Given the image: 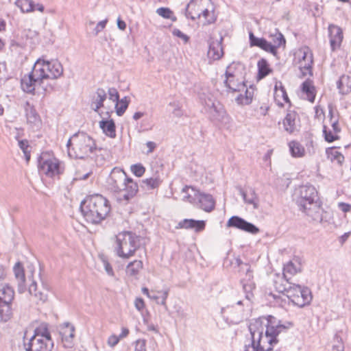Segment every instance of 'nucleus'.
<instances>
[{"instance_id": "obj_1", "label": "nucleus", "mask_w": 351, "mask_h": 351, "mask_svg": "<svg viewBox=\"0 0 351 351\" xmlns=\"http://www.w3.org/2000/svg\"><path fill=\"white\" fill-rule=\"evenodd\" d=\"M287 328L273 316L255 319L249 325L251 344L246 345L244 351H285L281 349L274 350V347L278 342V335Z\"/></svg>"}, {"instance_id": "obj_2", "label": "nucleus", "mask_w": 351, "mask_h": 351, "mask_svg": "<svg viewBox=\"0 0 351 351\" xmlns=\"http://www.w3.org/2000/svg\"><path fill=\"white\" fill-rule=\"evenodd\" d=\"M295 195V200L300 210L313 221L322 222V209L316 189L312 185H303L297 190Z\"/></svg>"}, {"instance_id": "obj_3", "label": "nucleus", "mask_w": 351, "mask_h": 351, "mask_svg": "<svg viewBox=\"0 0 351 351\" xmlns=\"http://www.w3.org/2000/svg\"><path fill=\"white\" fill-rule=\"evenodd\" d=\"M82 214L86 221L93 224L99 223L110 211L108 200L101 195L87 197L80 205Z\"/></svg>"}, {"instance_id": "obj_4", "label": "nucleus", "mask_w": 351, "mask_h": 351, "mask_svg": "<svg viewBox=\"0 0 351 351\" xmlns=\"http://www.w3.org/2000/svg\"><path fill=\"white\" fill-rule=\"evenodd\" d=\"M115 238L114 251L120 258L124 259L130 258L140 247V237L132 232H119Z\"/></svg>"}, {"instance_id": "obj_5", "label": "nucleus", "mask_w": 351, "mask_h": 351, "mask_svg": "<svg viewBox=\"0 0 351 351\" xmlns=\"http://www.w3.org/2000/svg\"><path fill=\"white\" fill-rule=\"evenodd\" d=\"M23 346L25 351H51L53 342L47 328H36L29 339L24 337Z\"/></svg>"}, {"instance_id": "obj_6", "label": "nucleus", "mask_w": 351, "mask_h": 351, "mask_svg": "<svg viewBox=\"0 0 351 351\" xmlns=\"http://www.w3.org/2000/svg\"><path fill=\"white\" fill-rule=\"evenodd\" d=\"M95 149L96 144L91 136L84 132L75 133L73 158L85 159Z\"/></svg>"}, {"instance_id": "obj_7", "label": "nucleus", "mask_w": 351, "mask_h": 351, "mask_svg": "<svg viewBox=\"0 0 351 351\" xmlns=\"http://www.w3.org/2000/svg\"><path fill=\"white\" fill-rule=\"evenodd\" d=\"M287 284L289 286L286 296L293 305L302 308L311 303L313 296L309 288L293 282Z\"/></svg>"}, {"instance_id": "obj_8", "label": "nucleus", "mask_w": 351, "mask_h": 351, "mask_svg": "<svg viewBox=\"0 0 351 351\" xmlns=\"http://www.w3.org/2000/svg\"><path fill=\"white\" fill-rule=\"evenodd\" d=\"M182 193H186L183 196L184 200L193 203L195 200L197 199L198 206L206 212H210L215 208V202L210 194L200 193L195 191L193 187L188 186L182 189Z\"/></svg>"}, {"instance_id": "obj_9", "label": "nucleus", "mask_w": 351, "mask_h": 351, "mask_svg": "<svg viewBox=\"0 0 351 351\" xmlns=\"http://www.w3.org/2000/svg\"><path fill=\"white\" fill-rule=\"evenodd\" d=\"M236 262L239 267V276H241V283L243 286V290L245 294V305L249 306L250 301L254 298L253 291L255 289L252 271L250 266L244 263L241 259L237 258Z\"/></svg>"}, {"instance_id": "obj_10", "label": "nucleus", "mask_w": 351, "mask_h": 351, "mask_svg": "<svg viewBox=\"0 0 351 351\" xmlns=\"http://www.w3.org/2000/svg\"><path fill=\"white\" fill-rule=\"evenodd\" d=\"M38 64L32 68L28 75H25L21 79V84L23 90L27 93H34L36 87L42 86L44 82V72L38 68Z\"/></svg>"}, {"instance_id": "obj_11", "label": "nucleus", "mask_w": 351, "mask_h": 351, "mask_svg": "<svg viewBox=\"0 0 351 351\" xmlns=\"http://www.w3.org/2000/svg\"><path fill=\"white\" fill-rule=\"evenodd\" d=\"M38 64L39 65L38 69H40L44 72V80L47 79H57L63 73L62 65L58 60L48 61L39 58L34 65L37 66Z\"/></svg>"}, {"instance_id": "obj_12", "label": "nucleus", "mask_w": 351, "mask_h": 351, "mask_svg": "<svg viewBox=\"0 0 351 351\" xmlns=\"http://www.w3.org/2000/svg\"><path fill=\"white\" fill-rule=\"evenodd\" d=\"M128 178L123 170L114 167L108 179V184L110 190L114 193L121 192Z\"/></svg>"}, {"instance_id": "obj_13", "label": "nucleus", "mask_w": 351, "mask_h": 351, "mask_svg": "<svg viewBox=\"0 0 351 351\" xmlns=\"http://www.w3.org/2000/svg\"><path fill=\"white\" fill-rule=\"evenodd\" d=\"M242 305H245L243 300L237 302V306H226L221 308V313L226 321L233 324H239L243 319V309Z\"/></svg>"}, {"instance_id": "obj_14", "label": "nucleus", "mask_w": 351, "mask_h": 351, "mask_svg": "<svg viewBox=\"0 0 351 351\" xmlns=\"http://www.w3.org/2000/svg\"><path fill=\"white\" fill-rule=\"evenodd\" d=\"M38 163L40 172L48 177L52 178L60 173V162L56 158L45 159L40 157Z\"/></svg>"}, {"instance_id": "obj_15", "label": "nucleus", "mask_w": 351, "mask_h": 351, "mask_svg": "<svg viewBox=\"0 0 351 351\" xmlns=\"http://www.w3.org/2000/svg\"><path fill=\"white\" fill-rule=\"evenodd\" d=\"M227 226L235 228L251 234H256L259 232V229L255 225L238 216L231 217L227 222Z\"/></svg>"}, {"instance_id": "obj_16", "label": "nucleus", "mask_w": 351, "mask_h": 351, "mask_svg": "<svg viewBox=\"0 0 351 351\" xmlns=\"http://www.w3.org/2000/svg\"><path fill=\"white\" fill-rule=\"evenodd\" d=\"M29 281L31 282L28 287L29 294L34 298L37 303H44L47 300L48 289L43 285L38 287L32 276H29Z\"/></svg>"}, {"instance_id": "obj_17", "label": "nucleus", "mask_w": 351, "mask_h": 351, "mask_svg": "<svg viewBox=\"0 0 351 351\" xmlns=\"http://www.w3.org/2000/svg\"><path fill=\"white\" fill-rule=\"evenodd\" d=\"M206 104L213 120L226 123L228 116L223 107L219 102L215 103L209 100Z\"/></svg>"}, {"instance_id": "obj_18", "label": "nucleus", "mask_w": 351, "mask_h": 351, "mask_svg": "<svg viewBox=\"0 0 351 351\" xmlns=\"http://www.w3.org/2000/svg\"><path fill=\"white\" fill-rule=\"evenodd\" d=\"M299 123L298 114L294 110H288L282 121L284 130L289 134L298 130Z\"/></svg>"}, {"instance_id": "obj_19", "label": "nucleus", "mask_w": 351, "mask_h": 351, "mask_svg": "<svg viewBox=\"0 0 351 351\" xmlns=\"http://www.w3.org/2000/svg\"><path fill=\"white\" fill-rule=\"evenodd\" d=\"M232 68L231 65H229L226 68L225 73L226 79L224 80V84L232 92H240L245 88V84L243 82H238L235 80L234 74L230 71Z\"/></svg>"}, {"instance_id": "obj_20", "label": "nucleus", "mask_w": 351, "mask_h": 351, "mask_svg": "<svg viewBox=\"0 0 351 351\" xmlns=\"http://www.w3.org/2000/svg\"><path fill=\"white\" fill-rule=\"evenodd\" d=\"M138 191L137 183L132 178H128L122 191L119 193H121L119 198L120 200L123 199L128 202L136 195Z\"/></svg>"}, {"instance_id": "obj_21", "label": "nucleus", "mask_w": 351, "mask_h": 351, "mask_svg": "<svg viewBox=\"0 0 351 351\" xmlns=\"http://www.w3.org/2000/svg\"><path fill=\"white\" fill-rule=\"evenodd\" d=\"M330 44L332 51L338 49L343 40V36L342 29L337 25H330L328 26Z\"/></svg>"}, {"instance_id": "obj_22", "label": "nucleus", "mask_w": 351, "mask_h": 351, "mask_svg": "<svg viewBox=\"0 0 351 351\" xmlns=\"http://www.w3.org/2000/svg\"><path fill=\"white\" fill-rule=\"evenodd\" d=\"M249 38L251 46L258 47L274 56L277 54V50L273 47L271 43L268 42L264 38H258L255 36L252 32H250Z\"/></svg>"}, {"instance_id": "obj_23", "label": "nucleus", "mask_w": 351, "mask_h": 351, "mask_svg": "<svg viewBox=\"0 0 351 351\" xmlns=\"http://www.w3.org/2000/svg\"><path fill=\"white\" fill-rule=\"evenodd\" d=\"M223 38L219 40H213L210 42L208 56L215 60H219L223 55L222 47Z\"/></svg>"}, {"instance_id": "obj_24", "label": "nucleus", "mask_w": 351, "mask_h": 351, "mask_svg": "<svg viewBox=\"0 0 351 351\" xmlns=\"http://www.w3.org/2000/svg\"><path fill=\"white\" fill-rule=\"evenodd\" d=\"M206 226V223L203 220H195L185 219L180 221L176 228L193 229L195 232L202 231Z\"/></svg>"}, {"instance_id": "obj_25", "label": "nucleus", "mask_w": 351, "mask_h": 351, "mask_svg": "<svg viewBox=\"0 0 351 351\" xmlns=\"http://www.w3.org/2000/svg\"><path fill=\"white\" fill-rule=\"evenodd\" d=\"M13 270L17 281L18 291L21 293H24L26 290V279L22 265L20 263H16Z\"/></svg>"}, {"instance_id": "obj_26", "label": "nucleus", "mask_w": 351, "mask_h": 351, "mask_svg": "<svg viewBox=\"0 0 351 351\" xmlns=\"http://www.w3.org/2000/svg\"><path fill=\"white\" fill-rule=\"evenodd\" d=\"M107 95L104 89L97 88L95 95L93 97L91 108L95 112H98L99 110L104 106V102L106 99Z\"/></svg>"}, {"instance_id": "obj_27", "label": "nucleus", "mask_w": 351, "mask_h": 351, "mask_svg": "<svg viewBox=\"0 0 351 351\" xmlns=\"http://www.w3.org/2000/svg\"><path fill=\"white\" fill-rule=\"evenodd\" d=\"M103 132L108 137L114 138L116 137V125L113 119H103L99 123Z\"/></svg>"}, {"instance_id": "obj_28", "label": "nucleus", "mask_w": 351, "mask_h": 351, "mask_svg": "<svg viewBox=\"0 0 351 351\" xmlns=\"http://www.w3.org/2000/svg\"><path fill=\"white\" fill-rule=\"evenodd\" d=\"M301 271L300 264L295 265L293 262H288L283 267V278L287 283L293 282L291 276Z\"/></svg>"}, {"instance_id": "obj_29", "label": "nucleus", "mask_w": 351, "mask_h": 351, "mask_svg": "<svg viewBox=\"0 0 351 351\" xmlns=\"http://www.w3.org/2000/svg\"><path fill=\"white\" fill-rule=\"evenodd\" d=\"M14 291L8 284H0V303H12Z\"/></svg>"}, {"instance_id": "obj_30", "label": "nucleus", "mask_w": 351, "mask_h": 351, "mask_svg": "<svg viewBox=\"0 0 351 351\" xmlns=\"http://www.w3.org/2000/svg\"><path fill=\"white\" fill-rule=\"evenodd\" d=\"M162 180L158 173H156L149 178H146L141 181V186L145 190H153L158 189L161 184Z\"/></svg>"}, {"instance_id": "obj_31", "label": "nucleus", "mask_w": 351, "mask_h": 351, "mask_svg": "<svg viewBox=\"0 0 351 351\" xmlns=\"http://www.w3.org/2000/svg\"><path fill=\"white\" fill-rule=\"evenodd\" d=\"M337 86L341 95H347L351 92V77L341 75L337 82Z\"/></svg>"}, {"instance_id": "obj_32", "label": "nucleus", "mask_w": 351, "mask_h": 351, "mask_svg": "<svg viewBox=\"0 0 351 351\" xmlns=\"http://www.w3.org/2000/svg\"><path fill=\"white\" fill-rule=\"evenodd\" d=\"M25 110L28 123L36 124L40 122L39 114L37 113L34 107L31 105L29 101H26L25 103Z\"/></svg>"}, {"instance_id": "obj_33", "label": "nucleus", "mask_w": 351, "mask_h": 351, "mask_svg": "<svg viewBox=\"0 0 351 351\" xmlns=\"http://www.w3.org/2000/svg\"><path fill=\"white\" fill-rule=\"evenodd\" d=\"M313 62V54L309 49L306 48L303 51L302 60L300 61L301 67L306 71H311Z\"/></svg>"}, {"instance_id": "obj_34", "label": "nucleus", "mask_w": 351, "mask_h": 351, "mask_svg": "<svg viewBox=\"0 0 351 351\" xmlns=\"http://www.w3.org/2000/svg\"><path fill=\"white\" fill-rule=\"evenodd\" d=\"M143 262L140 260H135L128 263L126 267V273L130 276H136L143 269Z\"/></svg>"}, {"instance_id": "obj_35", "label": "nucleus", "mask_w": 351, "mask_h": 351, "mask_svg": "<svg viewBox=\"0 0 351 351\" xmlns=\"http://www.w3.org/2000/svg\"><path fill=\"white\" fill-rule=\"evenodd\" d=\"M302 91L306 95L307 99L311 102H314L315 98V90L312 83L306 80L302 84Z\"/></svg>"}, {"instance_id": "obj_36", "label": "nucleus", "mask_w": 351, "mask_h": 351, "mask_svg": "<svg viewBox=\"0 0 351 351\" xmlns=\"http://www.w3.org/2000/svg\"><path fill=\"white\" fill-rule=\"evenodd\" d=\"M15 5L23 13H29L35 10V3L32 0H17Z\"/></svg>"}, {"instance_id": "obj_37", "label": "nucleus", "mask_w": 351, "mask_h": 351, "mask_svg": "<svg viewBox=\"0 0 351 351\" xmlns=\"http://www.w3.org/2000/svg\"><path fill=\"white\" fill-rule=\"evenodd\" d=\"M258 77L259 79H263L269 75L272 70L270 69L267 61L262 58L258 60Z\"/></svg>"}, {"instance_id": "obj_38", "label": "nucleus", "mask_w": 351, "mask_h": 351, "mask_svg": "<svg viewBox=\"0 0 351 351\" xmlns=\"http://www.w3.org/2000/svg\"><path fill=\"white\" fill-rule=\"evenodd\" d=\"M12 303H0V320L8 322L12 317V311L11 308Z\"/></svg>"}, {"instance_id": "obj_39", "label": "nucleus", "mask_w": 351, "mask_h": 351, "mask_svg": "<svg viewBox=\"0 0 351 351\" xmlns=\"http://www.w3.org/2000/svg\"><path fill=\"white\" fill-rule=\"evenodd\" d=\"M290 152L293 157H302L304 156V147L297 141H291L289 144Z\"/></svg>"}, {"instance_id": "obj_40", "label": "nucleus", "mask_w": 351, "mask_h": 351, "mask_svg": "<svg viewBox=\"0 0 351 351\" xmlns=\"http://www.w3.org/2000/svg\"><path fill=\"white\" fill-rule=\"evenodd\" d=\"M241 193L245 203L253 205L254 208H258V201L254 191L250 189L249 193H247L243 191H241Z\"/></svg>"}, {"instance_id": "obj_41", "label": "nucleus", "mask_w": 351, "mask_h": 351, "mask_svg": "<svg viewBox=\"0 0 351 351\" xmlns=\"http://www.w3.org/2000/svg\"><path fill=\"white\" fill-rule=\"evenodd\" d=\"M201 16L204 18L203 25H208L214 23L216 21V16L213 11H210L208 9H204L202 12L197 14V18Z\"/></svg>"}, {"instance_id": "obj_42", "label": "nucleus", "mask_w": 351, "mask_h": 351, "mask_svg": "<svg viewBox=\"0 0 351 351\" xmlns=\"http://www.w3.org/2000/svg\"><path fill=\"white\" fill-rule=\"evenodd\" d=\"M271 37H272L271 44L276 50H277V49L280 46L285 45V38L282 34L280 33L277 29H275V33L271 34Z\"/></svg>"}, {"instance_id": "obj_43", "label": "nucleus", "mask_w": 351, "mask_h": 351, "mask_svg": "<svg viewBox=\"0 0 351 351\" xmlns=\"http://www.w3.org/2000/svg\"><path fill=\"white\" fill-rule=\"evenodd\" d=\"M115 103L116 113L118 116L121 117L127 110L129 106L130 100L127 97H124L121 99H119L118 101H116Z\"/></svg>"}, {"instance_id": "obj_44", "label": "nucleus", "mask_w": 351, "mask_h": 351, "mask_svg": "<svg viewBox=\"0 0 351 351\" xmlns=\"http://www.w3.org/2000/svg\"><path fill=\"white\" fill-rule=\"evenodd\" d=\"M326 154L331 161H337L339 165H341L344 160V156L341 153L334 148L327 149Z\"/></svg>"}, {"instance_id": "obj_45", "label": "nucleus", "mask_w": 351, "mask_h": 351, "mask_svg": "<svg viewBox=\"0 0 351 351\" xmlns=\"http://www.w3.org/2000/svg\"><path fill=\"white\" fill-rule=\"evenodd\" d=\"M253 95H254L253 89L248 90L246 88L245 92V96H243V95L241 94L236 98V100L238 102V104L248 105L252 101Z\"/></svg>"}, {"instance_id": "obj_46", "label": "nucleus", "mask_w": 351, "mask_h": 351, "mask_svg": "<svg viewBox=\"0 0 351 351\" xmlns=\"http://www.w3.org/2000/svg\"><path fill=\"white\" fill-rule=\"evenodd\" d=\"M156 12L164 19H171L172 21L177 20L173 12L169 8H159L156 10Z\"/></svg>"}, {"instance_id": "obj_47", "label": "nucleus", "mask_w": 351, "mask_h": 351, "mask_svg": "<svg viewBox=\"0 0 351 351\" xmlns=\"http://www.w3.org/2000/svg\"><path fill=\"white\" fill-rule=\"evenodd\" d=\"M75 328L73 326L69 323L66 324V327L62 332H61L62 340L69 341L74 337Z\"/></svg>"}, {"instance_id": "obj_48", "label": "nucleus", "mask_w": 351, "mask_h": 351, "mask_svg": "<svg viewBox=\"0 0 351 351\" xmlns=\"http://www.w3.org/2000/svg\"><path fill=\"white\" fill-rule=\"evenodd\" d=\"M283 279L278 276L277 279L274 280V287L278 293H282L287 295V290L289 285L286 282L285 284L282 283Z\"/></svg>"}, {"instance_id": "obj_49", "label": "nucleus", "mask_w": 351, "mask_h": 351, "mask_svg": "<svg viewBox=\"0 0 351 351\" xmlns=\"http://www.w3.org/2000/svg\"><path fill=\"white\" fill-rule=\"evenodd\" d=\"M323 133L324 135L325 141L328 143L334 142L339 138L337 134H333L331 130H328L326 125H324L323 127Z\"/></svg>"}, {"instance_id": "obj_50", "label": "nucleus", "mask_w": 351, "mask_h": 351, "mask_svg": "<svg viewBox=\"0 0 351 351\" xmlns=\"http://www.w3.org/2000/svg\"><path fill=\"white\" fill-rule=\"evenodd\" d=\"M19 146L23 151L27 162L30 160V152L29 151V145L27 140H21L19 141Z\"/></svg>"}, {"instance_id": "obj_51", "label": "nucleus", "mask_w": 351, "mask_h": 351, "mask_svg": "<svg viewBox=\"0 0 351 351\" xmlns=\"http://www.w3.org/2000/svg\"><path fill=\"white\" fill-rule=\"evenodd\" d=\"M130 170L137 177H141L145 172V168L141 163L131 165Z\"/></svg>"}, {"instance_id": "obj_52", "label": "nucleus", "mask_w": 351, "mask_h": 351, "mask_svg": "<svg viewBox=\"0 0 351 351\" xmlns=\"http://www.w3.org/2000/svg\"><path fill=\"white\" fill-rule=\"evenodd\" d=\"M278 84H280V91L282 93V96L283 97V99L285 102L289 103L290 100L289 99L288 95L286 92L285 88L283 86L282 83L280 81H278L276 82L274 90L275 91H278Z\"/></svg>"}, {"instance_id": "obj_53", "label": "nucleus", "mask_w": 351, "mask_h": 351, "mask_svg": "<svg viewBox=\"0 0 351 351\" xmlns=\"http://www.w3.org/2000/svg\"><path fill=\"white\" fill-rule=\"evenodd\" d=\"M146 340L139 339L134 342V351H147Z\"/></svg>"}, {"instance_id": "obj_54", "label": "nucleus", "mask_w": 351, "mask_h": 351, "mask_svg": "<svg viewBox=\"0 0 351 351\" xmlns=\"http://www.w3.org/2000/svg\"><path fill=\"white\" fill-rule=\"evenodd\" d=\"M108 93L109 95V99L112 100L113 102L118 101L119 99V92L115 88H110L108 90Z\"/></svg>"}, {"instance_id": "obj_55", "label": "nucleus", "mask_w": 351, "mask_h": 351, "mask_svg": "<svg viewBox=\"0 0 351 351\" xmlns=\"http://www.w3.org/2000/svg\"><path fill=\"white\" fill-rule=\"evenodd\" d=\"M74 138L75 134L68 140L66 143L68 154L71 158L73 156Z\"/></svg>"}, {"instance_id": "obj_56", "label": "nucleus", "mask_w": 351, "mask_h": 351, "mask_svg": "<svg viewBox=\"0 0 351 351\" xmlns=\"http://www.w3.org/2000/svg\"><path fill=\"white\" fill-rule=\"evenodd\" d=\"M172 34L173 36H177L183 40L185 43H186L189 40V37L187 35L184 34L178 29H174L172 32Z\"/></svg>"}, {"instance_id": "obj_57", "label": "nucleus", "mask_w": 351, "mask_h": 351, "mask_svg": "<svg viewBox=\"0 0 351 351\" xmlns=\"http://www.w3.org/2000/svg\"><path fill=\"white\" fill-rule=\"evenodd\" d=\"M107 22H108L107 19H105V20L99 21L97 24L96 27H95V29L93 30V32L95 36H97L100 32H101L106 27Z\"/></svg>"}, {"instance_id": "obj_58", "label": "nucleus", "mask_w": 351, "mask_h": 351, "mask_svg": "<svg viewBox=\"0 0 351 351\" xmlns=\"http://www.w3.org/2000/svg\"><path fill=\"white\" fill-rule=\"evenodd\" d=\"M120 337L115 335H110L108 339V345L111 348L114 347L119 341Z\"/></svg>"}, {"instance_id": "obj_59", "label": "nucleus", "mask_w": 351, "mask_h": 351, "mask_svg": "<svg viewBox=\"0 0 351 351\" xmlns=\"http://www.w3.org/2000/svg\"><path fill=\"white\" fill-rule=\"evenodd\" d=\"M335 340L337 343H339L340 345H333V348L337 349L338 351H344L343 346L342 345V339L338 334H335Z\"/></svg>"}, {"instance_id": "obj_60", "label": "nucleus", "mask_w": 351, "mask_h": 351, "mask_svg": "<svg viewBox=\"0 0 351 351\" xmlns=\"http://www.w3.org/2000/svg\"><path fill=\"white\" fill-rule=\"evenodd\" d=\"M134 306L138 311H141L145 307V302L141 298H137L134 301Z\"/></svg>"}, {"instance_id": "obj_61", "label": "nucleus", "mask_w": 351, "mask_h": 351, "mask_svg": "<svg viewBox=\"0 0 351 351\" xmlns=\"http://www.w3.org/2000/svg\"><path fill=\"white\" fill-rule=\"evenodd\" d=\"M338 208L343 213H348L351 210V205L345 202H339L338 204Z\"/></svg>"}, {"instance_id": "obj_62", "label": "nucleus", "mask_w": 351, "mask_h": 351, "mask_svg": "<svg viewBox=\"0 0 351 351\" xmlns=\"http://www.w3.org/2000/svg\"><path fill=\"white\" fill-rule=\"evenodd\" d=\"M160 293H162V297H161V300H160V299L157 301V303L158 304H160L162 306H166V300H167V298L168 297V295H169V291L168 290H165V291H160Z\"/></svg>"}, {"instance_id": "obj_63", "label": "nucleus", "mask_w": 351, "mask_h": 351, "mask_svg": "<svg viewBox=\"0 0 351 351\" xmlns=\"http://www.w3.org/2000/svg\"><path fill=\"white\" fill-rule=\"evenodd\" d=\"M103 263L106 273L110 276H114V271L110 264L106 260H104Z\"/></svg>"}, {"instance_id": "obj_64", "label": "nucleus", "mask_w": 351, "mask_h": 351, "mask_svg": "<svg viewBox=\"0 0 351 351\" xmlns=\"http://www.w3.org/2000/svg\"><path fill=\"white\" fill-rule=\"evenodd\" d=\"M143 323L145 325L147 326V329L149 331H153L155 333H159L158 330L157 329L156 326H154L153 324H149L148 321L146 319H143Z\"/></svg>"}]
</instances>
